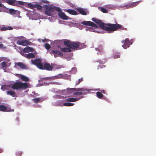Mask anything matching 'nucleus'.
<instances>
[{
    "instance_id": "obj_42",
    "label": "nucleus",
    "mask_w": 156,
    "mask_h": 156,
    "mask_svg": "<svg viewBox=\"0 0 156 156\" xmlns=\"http://www.w3.org/2000/svg\"><path fill=\"white\" fill-rule=\"evenodd\" d=\"M45 47L48 50L50 48L51 46L48 44L46 43L45 44Z\"/></svg>"
},
{
    "instance_id": "obj_37",
    "label": "nucleus",
    "mask_w": 156,
    "mask_h": 156,
    "mask_svg": "<svg viewBox=\"0 0 156 156\" xmlns=\"http://www.w3.org/2000/svg\"><path fill=\"white\" fill-rule=\"evenodd\" d=\"M44 12L48 16H51L52 15L51 12L48 10L46 9Z\"/></svg>"
},
{
    "instance_id": "obj_55",
    "label": "nucleus",
    "mask_w": 156,
    "mask_h": 156,
    "mask_svg": "<svg viewBox=\"0 0 156 156\" xmlns=\"http://www.w3.org/2000/svg\"><path fill=\"white\" fill-rule=\"evenodd\" d=\"M3 46V44L0 42V48H2Z\"/></svg>"
},
{
    "instance_id": "obj_15",
    "label": "nucleus",
    "mask_w": 156,
    "mask_h": 156,
    "mask_svg": "<svg viewBox=\"0 0 156 156\" xmlns=\"http://www.w3.org/2000/svg\"><path fill=\"white\" fill-rule=\"evenodd\" d=\"M33 49L29 46L26 47L23 50V52L25 53H28L30 52L33 51Z\"/></svg>"
},
{
    "instance_id": "obj_10",
    "label": "nucleus",
    "mask_w": 156,
    "mask_h": 156,
    "mask_svg": "<svg viewBox=\"0 0 156 156\" xmlns=\"http://www.w3.org/2000/svg\"><path fill=\"white\" fill-rule=\"evenodd\" d=\"M51 52L54 54L55 58L58 57H62L63 55V53L60 51L57 50H52L51 51Z\"/></svg>"
},
{
    "instance_id": "obj_50",
    "label": "nucleus",
    "mask_w": 156,
    "mask_h": 156,
    "mask_svg": "<svg viewBox=\"0 0 156 156\" xmlns=\"http://www.w3.org/2000/svg\"><path fill=\"white\" fill-rule=\"evenodd\" d=\"M83 80V78H81L80 79H79V84L80 83V82L82 81Z\"/></svg>"
},
{
    "instance_id": "obj_11",
    "label": "nucleus",
    "mask_w": 156,
    "mask_h": 156,
    "mask_svg": "<svg viewBox=\"0 0 156 156\" xmlns=\"http://www.w3.org/2000/svg\"><path fill=\"white\" fill-rule=\"evenodd\" d=\"M140 2V1H138L136 2H133L126 5V7L127 9L130 8H133L137 5Z\"/></svg>"
},
{
    "instance_id": "obj_17",
    "label": "nucleus",
    "mask_w": 156,
    "mask_h": 156,
    "mask_svg": "<svg viewBox=\"0 0 156 156\" xmlns=\"http://www.w3.org/2000/svg\"><path fill=\"white\" fill-rule=\"evenodd\" d=\"M24 56L28 58H34L35 57V55L34 53H29L28 54H25Z\"/></svg>"
},
{
    "instance_id": "obj_31",
    "label": "nucleus",
    "mask_w": 156,
    "mask_h": 156,
    "mask_svg": "<svg viewBox=\"0 0 156 156\" xmlns=\"http://www.w3.org/2000/svg\"><path fill=\"white\" fill-rule=\"evenodd\" d=\"M86 48V45L84 43L79 42V49H81Z\"/></svg>"
},
{
    "instance_id": "obj_5",
    "label": "nucleus",
    "mask_w": 156,
    "mask_h": 156,
    "mask_svg": "<svg viewBox=\"0 0 156 156\" xmlns=\"http://www.w3.org/2000/svg\"><path fill=\"white\" fill-rule=\"evenodd\" d=\"M31 61L33 64L35 65L39 69H43V65L41 59L37 58L34 60L31 59Z\"/></svg>"
},
{
    "instance_id": "obj_43",
    "label": "nucleus",
    "mask_w": 156,
    "mask_h": 156,
    "mask_svg": "<svg viewBox=\"0 0 156 156\" xmlns=\"http://www.w3.org/2000/svg\"><path fill=\"white\" fill-rule=\"evenodd\" d=\"M55 43L56 44L57 43L60 45L61 43H62V41L60 40H57L55 41Z\"/></svg>"
},
{
    "instance_id": "obj_53",
    "label": "nucleus",
    "mask_w": 156,
    "mask_h": 156,
    "mask_svg": "<svg viewBox=\"0 0 156 156\" xmlns=\"http://www.w3.org/2000/svg\"><path fill=\"white\" fill-rule=\"evenodd\" d=\"M49 79H50V78L49 77H45V78H42L44 80L45 79H46L47 80H48Z\"/></svg>"
},
{
    "instance_id": "obj_46",
    "label": "nucleus",
    "mask_w": 156,
    "mask_h": 156,
    "mask_svg": "<svg viewBox=\"0 0 156 156\" xmlns=\"http://www.w3.org/2000/svg\"><path fill=\"white\" fill-rule=\"evenodd\" d=\"M106 61L105 60L104 61H102L100 60L98 61V62H99V63L103 64V63H105L106 62Z\"/></svg>"
},
{
    "instance_id": "obj_12",
    "label": "nucleus",
    "mask_w": 156,
    "mask_h": 156,
    "mask_svg": "<svg viewBox=\"0 0 156 156\" xmlns=\"http://www.w3.org/2000/svg\"><path fill=\"white\" fill-rule=\"evenodd\" d=\"M59 16L63 20H67L69 19V17L66 16L64 13L63 12H59L58 13Z\"/></svg>"
},
{
    "instance_id": "obj_40",
    "label": "nucleus",
    "mask_w": 156,
    "mask_h": 156,
    "mask_svg": "<svg viewBox=\"0 0 156 156\" xmlns=\"http://www.w3.org/2000/svg\"><path fill=\"white\" fill-rule=\"evenodd\" d=\"M14 110L13 109H12L9 107H6V110L5 112H14Z\"/></svg>"
},
{
    "instance_id": "obj_56",
    "label": "nucleus",
    "mask_w": 156,
    "mask_h": 156,
    "mask_svg": "<svg viewBox=\"0 0 156 156\" xmlns=\"http://www.w3.org/2000/svg\"><path fill=\"white\" fill-rule=\"evenodd\" d=\"M57 47L58 48H59L60 47V46H59L58 45H57Z\"/></svg>"
},
{
    "instance_id": "obj_49",
    "label": "nucleus",
    "mask_w": 156,
    "mask_h": 156,
    "mask_svg": "<svg viewBox=\"0 0 156 156\" xmlns=\"http://www.w3.org/2000/svg\"><path fill=\"white\" fill-rule=\"evenodd\" d=\"M16 154L17 156H21L22 155V152H20L19 153V152H17L16 153Z\"/></svg>"
},
{
    "instance_id": "obj_47",
    "label": "nucleus",
    "mask_w": 156,
    "mask_h": 156,
    "mask_svg": "<svg viewBox=\"0 0 156 156\" xmlns=\"http://www.w3.org/2000/svg\"><path fill=\"white\" fill-rule=\"evenodd\" d=\"M1 89L3 90L6 89L5 86V85H3L2 86Z\"/></svg>"
},
{
    "instance_id": "obj_18",
    "label": "nucleus",
    "mask_w": 156,
    "mask_h": 156,
    "mask_svg": "<svg viewBox=\"0 0 156 156\" xmlns=\"http://www.w3.org/2000/svg\"><path fill=\"white\" fill-rule=\"evenodd\" d=\"M95 50L97 51H98L101 55H102L104 51H103V48L101 45H99L98 48H96Z\"/></svg>"
},
{
    "instance_id": "obj_34",
    "label": "nucleus",
    "mask_w": 156,
    "mask_h": 156,
    "mask_svg": "<svg viewBox=\"0 0 156 156\" xmlns=\"http://www.w3.org/2000/svg\"><path fill=\"white\" fill-rule=\"evenodd\" d=\"M96 95L97 97L99 98H101L103 97V95L100 92H97L96 93Z\"/></svg>"
},
{
    "instance_id": "obj_28",
    "label": "nucleus",
    "mask_w": 156,
    "mask_h": 156,
    "mask_svg": "<svg viewBox=\"0 0 156 156\" xmlns=\"http://www.w3.org/2000/svg\"><path fill=\"white\" fill-rule=\"evenodd\" d=\"M77 99L76 98H68L66 99V101L67 102H73L77 101Z\"/></svg>"
},
{
    "instance_id": "obj_9",
    "label": "nucleus",
    "mask_w": 156,
    "mask_h": 156,
    "mask_svg": "<svg viewBox=\"0 0 156 156\" xmlns=\"http://www.w3.org/2000/svg\"><path fill=\"white\" fill-rule=\"evenodd\" d=\"M53 69V67L49 63H45L43 66V69H42L46 70L48 71H51Z\"/></svg>"
},
{
    "instance_id": "obj_36",
    "label": "nucleus",
    "mask_w": 156,
    "mask_h": 156,
    "mask_svg": "<svg viewBox=\"0 0 156 156\" xmlns=\"http://www.w3.org/2000/svg\"><path fill=\"white\" fill-rule=\"evenodd\" d=\"M74 104L71 103L70 102H66L64 103L63 104V105L66 106H71L73 105Z\"/></svg>"
},
{
    "instance_id": "obj_14",
    "label": "nucleus",
    "mask_w": 156,
    "mask_h": 156,
    "mask_svg": "<svg viewBox=\"0 0 156 156\" xmlns=\"http://www.w3.org/2000/svg\"><path fill=\"white\" fill-rule=\"evenodd\" d=\"M17 44L19 45L24 46H26L27 45V41L26 40H19L17 41Z\"/></svg>"
},
{
    "instance_id": "obj_45",
    "label": "nucleus",
    "mask_w": 156,
    "mask_h": 156,
    "mask_svg": "<svg viewBox=\"0 0 156 156\" xmlns=\"http://www.w3.org/2000/svg\"><path fill=\"white\" fill-rule=\"evenodd\" d=\"M56 10V11L59 12H62V11L61 10L60 8L58 7H55L54 8Z\"/></svg>"
},
{
    "instance_id": "obj_27",
    "label": "nucleus",
    "mask_w": 156,
    "mask_h": 156,
    "mask_svg": "<svg viewBox=\"0 0 156 156\" xmlns=\"http://www.w3.org/2000/svg\"><path fill=\"white\" fill-rule=\"evenodd\" d=\"M64 43L65 45L67 47H69V48L70 44H71V42L70 41V40H66L65 41H64Z\"/></svg>"
},
{
    "instance_id": "obj_52",
    "label": "nucleus",
    "mask_w": 156,
    "mask_h": 156,
    "mask_svg": "<svg viewBox=\"0 0 156 156\" xmlns=\"http://www.w3.org/2000/svg\"><path fill=\"white\" fill-rule=\"evenodd\" d=\"M100 91H101V93H102L103 94L105 93V91L104 90H101Z\"/></svg>"
},
{
    "instance_id": "obj_33",
    "label": "nucleus",
    "mask_w": 156,
    "mask_h": 156,
    "mask_svg": "<svg viewBox=\"0 0 156 156\" xmlns=\"http://www.w3.org/2000/svg\"><path fill=\"white\" fill-rule=\"evenodd\" d=\"M9 13L12 15L15 14L16 13V10L13 9H9Z\"/></svg>"
},
{
    "instance_id": "obj_1",
    "label": "nucleus",
    "mask_w": 156,
    "mask_h": 156,
    "mask_svg": "<svg viewBox=\"0 0 156 156\" xmlns=\"http://www.w3.org/2000/svg\"><path fill=\"white\" fill-rule=\"evenodd\" d=\"M92 20L98 25L101 28L108 31L109 33H113L114 31L119 30H125L126 29L121 25L118 23H105L100 20L94 18H92Z\"/></svg>"
},
{
    "instance_id": "obj_32",
    "label": "nucleus",
    "mask_w": 156,
    "mask_h": 156,
    "mask_svg": "<svg viewBox=\"0 0 156 156\" xmlns=\"http://www.w3.org/2000/svg\"><path fill=\"white\" fill-rule=\"evenodd\" d=\"M6 109V107L3 105H0V111L2 112H5Z\"/></svg>"
},
{
    "instance_id": "obj_54",
    "label": "nucleus",
    "mask_w": 156,
    "mask_h": 156,
    "mask_svg": "<svg viewBox=\"0 0 156 156\" xmlns=\"http://www.w3.org/2000/svg\"><path fill=\"white\" fill-rule=\"evenodd\" d=\"M111 6H110V5H106V8H109V9H110L111 8Z\"/></svg>"
},
{
    "instance_id": "obj_6",
    "label": "nucleus",
    "mask_w": 156,
    "mask_h": 156,
    "mask_svg": "<svg viewBox=\"0 0 156 156\" xmlns=\"http://www.w3.org/2000/svg\"><path fill=\"white\" fill-rule=\"evenodd\" d=\"M122 47L124 49H126L127 48H129L130 45L132 44L131 41H129L128 38H126L124 41H122Z\"/></svg>"
},
{
    "instance_id": "obj_21",
    "label": "nucleus",
    "mask_w": 156,
    "mask_h": 156,
    "mask_svg": "<svg viewBox=\"0 0 156 156\" xmlns=\"http://www.w3.org/2000/svg\"><path fill=\"white\" fill-rule=\"evenodd\" d=\"M20 77L21 79L23 81L28 82L30 80L29 79L28 77L23 75H22Z\"/></svg>"
},
{
    "instance_id": "obj_25",
    "label": "nucleus",
    "mask_w": 156,
    "mask_h": 156,
    "mask_svg": "<svg viewBox=\"0 0 156 156\" xmlns=\"http://www.w3.org/2000/svg\"><path fill=\"white\" fill-rule=\"evenodd\" d=\"M62 51L64 52H70L71 51L70 48H61Z\"/></svg>"
},
{
    "instance_id": "obj_24",
    "label": "nucleus",
    "mask_w": 156,
    "mask_h": 156,
    "mask_svg": "<svg viewBox=\"0 0 156 156\" xmlns=\"http://www.w3.org/2000/svg\"><path fill=\"white\" fill-rule=\"evenodd\" d=\"M66 10L67 12L72 15H75L77 14L76 12L74 10L68 9Z\"/></svg>"
},
{
    "instance_id": "obj_38",
    "label": "nucleus",
    "mask_w": 156,
    "mask_h": 156,
    "mask_svg": "<svg viewBox=\"0 0 156 156\" xmlns=\"http://www.w3.org/2000/svg\"><path fill=\"white\" fill-rule=\"evenodd\" d=\"M114 58H120V56L118 52H115L114 53Z\"/></svg>"
},
{
    "instance_id": "obj_7",
    "label": "nucleus",
    "mask_w": 156,
    "mask_h": 156,
    "mask_svg": "<svg viewBox=\"0 0 156 156\" xmlns=\"http://www.w3.org/2000/svg\"><path fill=\"white\" fill-rule=\"evenodd\" d=\"M82 24L87 26H89L93 27L95 28H98V26L93 22L90 21H84L81 23Z\"/></svg>"
},
{
    "instance_id": "obj_20",
    "label": "nucleus",
    "mask_w": 156,
    "mask_h": 156,
    "mask_svg": "<svg viewBox=\"0 0 156 156\" xmlns=\"http://www.w3.org/2000/svg\"><path fill=\"white\" fill-rule=\"evenodd\" d=\"M32 101L34 103H37L39 102H42L43 101V100L41 98H37L33 99Z\"/></svg>"
},
{
    "instance_id": "obj_39",
    "label": "nucleus",
    "mask_w": 156,
    "mask_h": 156,
    "mask_svg": "<svg viewBox=\"0 0 156 156\" xmlns=\"http://www.w3.org/2000/svg\"><path fill=\"white\" fill-rule=\"evenodd\" d=\"M37 9L39 10H41L42 9V7L41 6L39 5H34V8Z\"/></svg>"
},
{
    "instance_id": "obj_19",
    "label": "nucleus",
    "mask_w": 156,
    "mask_h": 156,
    "mask_svg": "<svg viewBox=\"0 0 156 156\" xmlns=\"http://www.w3.org/2000/svg\"><path fill=\"white\" fill-rule=\"evenodd\" d=\"M45 7L46 9L48 10L51 12H53L54 11L55 9L51 6H48L47 5H45Z\"/></svg>"
},
{
    "instance_id": "obj_13",
    "label": "nucleus",
    "mask_w": 156,
    "mask_h": 156,
    "mask_svg": "<svg viewBox=\"0 0 156 156\" xmlns=\"http://www.w3.org/2000/svg\"><path fill=\"white\" fill-rule=\"evenodd\" d=\"M85 9L83 8L79 7V12L83 15H87V12Z\"/></svg>"
},
{
    "instance_id": "obj_16",
    "label": "nucleus",
    "mask_w": 156,
    "mask_h": 156,
    "mask_svg": "<svg viewBox=\"0 0 156 156\" xmlns=\"http://www.w3.org/2000/svg\"><path fill=\"white\" fill-rule=\"evenodd\" d=\"M15 66H18L22 69H24L26 68V66L21 62H18L15 63Z\"/></svg>"
},
{
    "instance_id": "obj_3",
    "label": "nucleus",
    "mask_w": 156,
    "mask_h": 156,
    "mask_svg": "<svg viewBox=\"0 0 156 156\" xmlns=\"http://www.w3.org/2000/svg\"><path fill=\"white\" fill-rule=\"evenodd\" d=\"M76 90V89L75 88H67L66 90H62L60 93H65L68 97L72 96L75 95H78V92H75Z\"/></svg>"
},
{
    "instance_id": "obj_41",
    "label": "nucleus",
    "mask_w": 156,
    "mask_h": 156,
    "mask_svg": "<svg viewBox=\"0 0 156 156\" xmlns=\"http://www.w3.org/2000/svg\"><path fill=\"white\" fill-rule=\"evenodd\" d=\"M28 6L29 8L32 9L34 8V5L33 4H32L31 3L28 4Z\"/></svg>"
},
{
    "instance_id": "obj_44",
    "label": "nucleus",
    "mask_w": 156,
    "mask_h": 156,
    "mask_svg": "<svg viewBox=\"0 0 156 156\" xmlns=\"http://www.w3.org/2000/svg\"><path fill=\"white\" fill-rule=\"evenodd\" d=\"M86 30L87 31L89 30V31H93V32L95 31L94 30V29H93L90 27L88 28H87L86 29Z\"/></svg>"
},
{
    "instance_id": "obj_30",
    "label": "nucleus",
    "mask_w": 156,
    "mask_h": 156,
    "mask_svg": "<svg viewBox=\"0 0 156 156\" xmlns=\"http://www.w3.org/2000/svg\"><path fill=\"white\" fill-rule=\"evenodd\" d=\"M0 65L2 67V68L4 69L8 67V65L5 62H3L0 64Z\"/></svg>"
},
{
    "instance_id": "obj_48",
    "label": "nucleus",
    "mask_w": 156,
    "mask_h": 156,
    "mask_svg": "<svg viewBox=\"0 0 156 156\" xmlns=\"http://www.w3.org/2000/svg\"><path fill=\"white\" fill-rule=\"evenodd\" d=\"M42 2L44 3H47V4L48 3H49V2H48V1H47V0H42Z\"/></svg>"
},
{
    "instance_id": "obj_29",
    "label": "nucleus",
    "mask_w": 156,
    "mask_h": 156,
    "mask_svg": "<svg viewBox=\"0 0 156 156\" xmlns=\"http://www.w3.org/2000/svg\"><path fill=\"white\" fill-rule=\"evenodd\" d=\"M62 101H58L54 105L56 106H61L62 105Z\"/></svg>"
},
{
    "instance_id": "obj_2",
    "label": "nucleus",
    "mask_w": 156,
    "mask_h": 156,
    "mask_svg": "<svg viewBox=\"0 0 156 156\" xmlns=\"http://www.w3.org/2000/svg\"><path fill=\"white\" fill-rule=\"evenodd\" d=\"M29 83L21 82H16L12 84L11 88L14 90H25L29 87Z\"/></svg>"
},
{
    "instance_id": "obj_35",
    "label": "nucleus",
    "mask_w": 156,
    "mask_h": 156,
    "mask_svg": "<svg viewBox=\"0 0 156 156\" xmlns=\"http://www.w3.org/2000/svg\"><path fill=\"white\" fill-rule=\"evenodd\" d=\"M100 10L104 13H107L108 12V11L105 9L101 7L100 8Z\"/></svg>"
},
{
    "instance_id": "obj_51",
    "label": "nucleus",
    "mask_w": 156,
    "mask_h": 156,
    "mask_svg": "<svg viewBox=\"0 0 156 156\" xmlns=\"http://www.w3.org/2000/svg\"><path fill=\"white\" fill-rule=\"evenodd\" d=\"M104 66L105 67V66L104 65H99L98 66V69H99V67L100 68H102L103 67V66Z\"/></svg>"
},
{
    "instance_id": "obj_8",
    "label": "nucleus",
    "mask_w": 156,
    "mask_h": 156,
    "mask_svg": "<svg viewBox=\"0 0 156 156\" xmlns=\"http://www.w3.org/2000/svg\"><path fill=\"white\" fill-rule=\"evenodd\" d=\"M89 91V90L85 88H79V100L83 98V97H80V95H84L87 94V92Z\"/></svg>"
},
{
    "instance_id": "obj_26",
    "label": "nucleus",
    "mask_w": 156,
    "mask_h": 156,
    "mask_svg": "<svg viewBox=\"0 0 156 156\" xmlns=\"http://www.w3.org/2000/svg\"><path fill=\"white\" fill-rule=\"evenodd\" d=\"M6 94L7 95H10L13 97H14L15 96V92L14 91L9 90L6 91Z\"/></svg>"
},
{
    "instance_id": "obj_23",
    "label": "nucleus",
    "mask_w": 156,
    "mask_h": 156,
    "mask_svg": "<svg viewBox=\"0 0 156 156\" xmlns=\"http://www.w3.org/2000/svg\"><path fill=\"white\" fill-rule=\"evenodd\" d=\"M78 47V44L74 42L71 43L69 47L70 48L74 49Z\"/></svg>"
},
{
    "instance_id": "obj_4",
    "label": "nucleus",
    "mask_w": 156,
    "mask_h": 156,
    "mask_svg": "<svg viewBox=\"0 0 156 156\" xmlns=\"http://www.w3.org/2000/svg\"><path fill=\"white\" fill-rule=\"evenodd\" d=\"M5 2L10 5L16 6H19L20 5H24L26 4V3L24 2L17 1L16 0H6Z\"/></svg>"
},
{
    "instance_id": "obj_22",
    "label": "nucleus",
    "mask_w": 156,
    "mask_h": 156,
    "mask_svg": "<svg viewBox=\"0 0 156 156\" xmlns=\"http://www.w3.org/2000/svg\"><path fill=\"white\" fill-rule=\"evenodd\" d=\"M13 29V28L11 27L7 26V27H2L1 29L0 28V30L2 31H5L8 30H12Z\"/></svg>"
}]
</instances>
